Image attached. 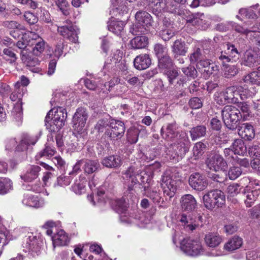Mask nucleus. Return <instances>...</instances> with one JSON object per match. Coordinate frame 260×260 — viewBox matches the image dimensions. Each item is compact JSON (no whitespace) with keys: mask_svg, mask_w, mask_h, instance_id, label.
<instances>
[{"mask_svg":"<svg viewBox=\"0 0 260 260\" xmlns=\"http://www.w3.org/2000/svg\"><path fill=\"white\" fill-rule=\"evenodd\" d=\"M208 47H209V44L207 43L196 45L193 48L189 56L191 63H197L203 59L209 57L210 50Z\"/></svg>","mask_w":260,"mask_h":260,"instance_id":"6e6552de","label":"nucleus"},{"mask_svg":"<svg viewBox=\"0 0 260 260\" xmlns=\"http://www.w3.org/2000/svg\"><path fill=\"white\" fill-rule=\"evenodd\" d=\"M165 22V21H164L163 27L159 31V36L164 41H167L175 36L176 30L171 23L167 24Z\"/></svg>","mask_w":260,"mask_h":260,"instance_id":"7c9ffc66","label":"nucleus"},{"mask_svg":"<svg viewBox=\"0 0 260 260\" xmlns=\"http://www.w3.org/2000/svg\"><path fill=\"white\" fill-rule=\"evenodd\" d=\"M82 169L84 173L90 174L95 172L100 167V164L96 160L83 159Z\"/></svg>","mask_w":260,"mask_h":260,"instance_id":"473e14b6","label":"nucleus"},{"mask_svg":"<svg viewBox=\"0 0 260 260\" xmlns=\"http://www.w3.org/2000/svg\"><path fill=\"white\" fill-rule=\"evenodd\" d=\"M181 205L184 210L191 212L196 208L197 201L193 196L187 194L182 197Z\"/></svg>","mask_w":260,"mask_h":260,"instance_id":"b1692460","label":"nucleus"},{"mask_svg":"<svg viewBox=\"0 0 260 260\" xmlns=\"http://www.w3.org/2000/svg\"><path fill=\"white\" fill-rule=\"evenodd\" d=\"M57 31L60 35L73 43H76L78 42V29L71 21L67 20L64 21L63 25L58 26Z\"/></svg>","mask_w":260,"mask_h":260,"instance_id":"423d86ee","label":"nucleus"},{"mask_svg":"<svg viewBox=\"0 0 260 260\" xmlns=\"http://www.w3.org/2000/svg\"><path fill=\"white\" fill-rule=\"evenodd\" d=\"M53 110H50L47 113L45 119V125L47 129L50 132H56L58 131L62 127H58L56 125L57 123L53 120V118L50 117V115H53Z\"/></svg>","mask_w":260,"mask_h":260,"instance_id":"ea45409f","label":"nucleus"},{"mask_svg":"<svg viewBox=\"0 0 260 260\" xmlns=\"http://www.w3.org/2000/svg\"><path fill=\"white\" fill-rule=\"evenodd\" d=\"M102 164L106 167L109 168H116L121 166L122 160L118 155H110L105 157L102 161Z\"/></svg>","mask_w":260,"mask_h":260,"instance_id":"cd10ccee","label":"nucleus"},{"mask_svg":"<svg viewBox=\"0 0 260 260\" xmlns=\"http://www.w3.org/2000/svg\"><path fill=\"white\" fill-rule=\"evenodd\" d=\"M147 31V29L145 27H143L141 25L137 23L135 25H132L129 27V32L133 35H140L145 34Z\"/></svg>","mask_w":260,"mask_h":260,"instance_id":"4d7b16f0","label":"nucleus"},{"mask_svg":"<svg viewBox=\"0 0 260 260\" xmlns=\"http://www.w3.org/2000/svg\"><path fill=\"white\" fill-rule=\"evenodd\" d=\"M190 137L192 141H195L206 136L207 132L205 125H200L193 127L190 131Z\"/></svg>","mask_w":260,"mask_h":260,"instance_id":"c9c22d12","label":"nucleus"},{"mask_svg":"<svg viewBox=\"0 0 260 260\" xmlns=\"http://www.w3.org/2000/svg\"><path fill=\"white\" fill-rule=\"evenodd\" d=\"M189 184L194 190L202 191L208 186V181L205 176L199 173H195L190 175Z\"/></svg>","mask_w":260,"mask_h":260,"instance_id":"4468645a","label":"nucleus"},{"mask_svg":"<svg viewBox=\"0 0 260 260\" xmlns=\"http://www.w3.org/2000/svg\"><path fill=\"white\" fill-rule=\"evenodd\" d=\"M221 114L227 128L231 130L236 129L238 122L242 117L240 110L234 106L226 105L222 109Z\"/></svg>","mask_w":260,"mask_h":260,"instance_id":"f03ea898","label":"nucleus"},{"mask_svg":"<svg viewBox=\"0 0 260 260\" xmlns=\"http://www.w3.org/2000/svg\"><path fill=\"white\" fill-rule=\"evenodd\" d=\"M54 2L63 15L68 16L70 14L68 8L69 5L66 0H54Z\"/></svg>","mask_w":260,"mask_h":260,"instance_id":"5fc2aeb1","label":"nucleus"},{"mask_svg":"<svg viewBox=\"0 0 260 260\" xmlns=\"http://www.w3.org/2000/svg\"><path fill=\"white\" fill-rule=\"evenodd\" d=\"M154 50L158 59L167 55V49L161 44H155L154 47Z\"/></svg>","mask_w":260,"mask_h":260,"instance_id":"680f3d73","label":"nucleus"},{"mask_svg":"<svg viewBox=\"0 0 260 260\" xmlns=\"http://www.w3.org/2000/svg\"><path fill=\"white\" fill-rule=\"evenodd\" d=\"M23 17L25 20L29 24H34L38 21V17L30 11L24 12Z\"/></svg>","mask_w":260,"mask_h":260,"instance_id":"69168bd1","label":"nucleus"},{"mask_svg":"<svg viewBox=\"0 0 260 260\" xmlns=\"http://www.w3.org/2000/svg\"><path fill=\"white\" fill-rule=\"evenodd\" d=\"M178 221L187 231H192L202 222V217L199 215L198 217H193V213L190 212L187 213H183L178 216Z\"/></svg>","mask_w":260,"mask_h":260,"instance_id":"1a4fd4ad","label":"nucleus"},{"mask_svg":"<svg viewBox=\"0 0 260 260\" xmlns=\"http://www.w3.org/2000/svg\"><path fill=\"white\" fill-rule=\"evenodd\" d=\"M206 145L202 142L197 143L193 148V153L194 155L197 157H200L204 152Z\"/></svg>","mask_w":260,"mask_h":260,"instance_id":"e2e57ef3","label":"nucleus"},{"mask_svg":"<svg viewBox=\"0 0 260 260\" xmlns=\"http://www.w3.org/2000/svg\"><path fill=\"white\" fill-rule=\"evenodd\" d=\"M158 68L162 70H168L170 69L173 66L172 60L168 55L161 57L158 59Z\"/></svg>","mask_w":260,"mask_h":260,"instance_id":"603ef678","label":"nucleus"},{"mask_svg":"<svg viewBox=\"0 0 260 260\" xmlns=\"http://www.w3.org/2000/svg\"><path fill=\"white\" fill-rule=\"evenodd\" d=\"M124 25V22L114 19L109 22L108 27L110 31L119 36L121 34L123 30Z\"/></svg>","mask_w":260,"mask_h":260,"instance_id":"f704fd0d","label":"nucleus"},{"mask_svg":"<svg viewBox=\"0 0 260 260\" xmlns=\"http://www.w3.org/2000/svg\"><path fill=\"white\" fill-rule=\"evenodd\" d=\"M160 185L164 192L171 198L177 190V181L173 178L170 171H166L161 176Z\"/></svg>","mask_w":260,"mask_h":260,"instance_id":"0eeeda50","label":"nucleus"},{"mask_svg":"<svg viewBox=\"0 0 260 260\" xmlns=\"http://www.w3.org/2000/svg\"><path fill=\"white\" fill-rule=\"evenodd\" d=\"M151 64V59L149 55L141 54L136 57L134 60L135 68L138 70H143L149 67Z\"/></svg>","mask_w":260,"mask_h":260,"instance_id":"412c9836","label":"nucleus"},{"mask_svg":"<svg viewBox=\"0 0 260 260\" xmlns=\"http://www.w3.org/2000/svg\"><path fill=\"white\" fill-rule=\"evenodd\" d=\"M148 2L150 8L155 14H158L162 10L173 12L176 9L174 6H172V9L169 8L170 4L167 3L166 0H148Z\"/></svg>","mask_w":260,"mask_h":260,"instance_id":"2eb2a0df","label":"nucleus"},{"mask_svg":"<svg viewBox=\"0 0 260 260\" xmlns=\"http://www.w3.org/2000/svg\"><path fill=\"white\" fill-rule=\"evenodd\" d=\"M56 152V150L54 148L51 147L49 146H46L45 148L40 151L38 154L36 155L37 159L42 157L43 156L46 157H51L54 155Z\"/></svg>","mask_w":260,"mask_h":260,"instance_id":"6e6d98bb","label":"nucleus"},{"mask_svg":"<svg viewBox=\"0 0 260 260\" xmlns=\"http://www.w3.org/2000/svg\"><path fill=\"white\" fill-rule=\"evenodd\" d=\"M22 202L24 205L34 208L42 207L45 204L43 200L39 199L37 196L28 194H24Z\"/></svg>","mask_w":260,"mask_h":260,"instance_id":"bb28decb","label":"nucleus"},{"mask_svg":"<svg viewBox=\"0 0 260 260\" xmlns=\"http://www.w3.org/2000/svg\"><path fill=\"white\" fill-rule=\"evenodd\" d=\"M232 28L237 32L244 35H247L250 32H254L253 30H252V26L245 27L236 23H234L232 24Z\"/></svg>","mask_w":260,"mask_h":260,"instance_id":"13d9d810","label":"nucleus"},{"mask_svg":"<svg viewBox=\"0 0 260 260\" xmlns=\"http://www.w3.org/2000/svg\"><path fill=\"white\" fill-rule=\"evenodd\" d=\"M113 9H115L120 15L127 13L128 9L121 0H111Z\"/></svg>","mask_w":260,"mask_h":260,"instance_id":"09e8293b","label":"nucleus"},{"mask_svg":"<svg viewBox=\"0 0 260 260\" xmlns=\"http://www.w3.org/2000/svg\"><path fill=\"white\" fill-rule=\"evenodd\" d=\"M180 248L186 254L192 256H198L203 252L201 243L190 238H184L181 241Z\"/></svg>","mask_w":260,"mask_h":260,"instance_id":"39448f33","label":"nucleus"},{"mask_svg":"<svg viewBox=\"0 0 260 260\" xmlns=\"http://www.w3.org/2000/svg\"><path fill=\"white\" fill-rule=\"evenodd\" d=\"M109 121L107 118L100 119L94 126V129L100 133L103 132L106 127L109 125Z\"/></svg>","mask_w":260,"mask_h":260,"instance_id":"338daca9","label":"nucleus"},{"mask_svg":"<svg viewBox=\"0 0 260 260\" xmlns=\"http://www.w3.org/2000/svg\"><path fill=\"white\" fill-rule=\"evenodd\" d=\"M67 117V112L65 109L62 107H58L53 115V120L57 123L56 125L58 127H62Z\"/></svg>","mask_w":260,"mask_h":260,"instance_id":"c756f323","label":"nucleus"},{"mask_svg":"<svg viewBox=\"0 0 260 260\" xmlns=\"http://www.w3.org/2000/svg\"><path fill=\"white\" fill-rule=\"evenodd\" d=\"M223 154L227 160L232 164H234L235 160L238 158V156L235 154L234 151L231 147L225 148L223 150Z\"/></svg>","mask_w":260,"mask_h":260,"instance_id":"bf43d9fd","label":"nucleus"},{"mask_svg":"<svg viewBox=\"0 0 260 260\" xmlns=\"http://www.w3.org/2000/svg\"><path fill=\"white\" fill-rule=\"evenodd\" d=\"M244 198V203L247 207H250L257 200L260 194L259 189L250 190L249 187L247 186L242 191Z\"/></svg>","mask_w":260,"mask_h":260,"instance_id":"6ab92c4d","label":"nucleus"},{"mask_svg":"<svg viewBox=\"0 0 260 260\" xmlns=\"http://www.w3.org/2000/svg\"><path fill=\"white\" fill-rule=\"evenodd\" d=\"M235 154L243 155L247 150L246 146L244 141L241 139H235L231 146Z\"/></svg>","mask_w":260,"mask_h":260,"instance_id":"4c0bfd02","label":"nucleus"},{"mask_svg":"<svg viewBox=\"0 0 260 260\" xmlns=\"http://www.w3.org/2000/svg\"><path fill=\"white\" fill-rule=\"evenodd\" d=\"M54 246H65L69 242L68 236L63 230L59 231L56 234L52 236Z\"/></svg>","mask_w":260,"mask_h":260,"instance_id":"2f4dec72","label":"nucleus"},{"mask_svg":"<svg viewBox=\"0 0 260 260\" xmlns=\"http://www.w3.org/2000/svg\"><path fill=\"white\" fill-rule=\"evenodd\" d=\"M135 18L138 24L146 29L151 25L152 17L146 11H140L137 12L135 15Z\"/></svg>","mask_w":260,"mask_h":260,"instance_id":"a878e982","label":"nucleus"},{"mask_svg":"<svg viewBox=\"0 0 260 260\" xmlns=\"http://www.w3.org/2000/svg\"><path fill=\"white\" fill-rule=\"evenodd\" d=\"M177 126L176 122L168 123L164 125L161 128V135L163 138L172 140L177 136Z\"/></svg>","mask_w":260,"mask_h":260,"instance_id":"aec40b11","label":"nucleus"},{"mask_svg":"<svg viewBox=\"0 0 260 260\" xmlns=\"http://www.w3.org/2000/svg\"><path fill=\"white\" fill-rule=\"evenodd\" d=\"M203 201L205 207L208 209L212 210L224 204L225 198L222 191L215 189L206 193L203 196Z\"/></svg>","mask_w":260,"mask_h":260,"instance_id":"20e7f679","label":"nucleus"},{"mask_svg":"<svg viewBox=\"0 0 260 260\" xmlns=\"http://www.w3.org/2000/svg\"><path fill=\"white\" fill-rule=\"evenodd\" d=\"M239 14L236 16V18L240 20L244 18L254 19L257 18L256 14L250 8H241L239 10Z\"/></svg>","mask_w":260,"mask_h":260,"instance_id":"79ce46f5","label":"nucleus"},{"mask_svg":"<svg viewBox=\"0 0 260 260\" xmlns=\"http://www.w3.org/2000/svg\"><path fill=\"white\" fill-rule=\"evenodd\" d=\"M42 237L37 233H28L24 239L23 247L25 252L32 255H38L43 246Z\"/></svg>","mask_w":260,"mask_h":260,"instance_id":"7ed1b4c3","label":"nucleus"},{"mask_svg":"<svg viewBox=\"0 0 260 260\" xmlns=\"http://www.w3.org/2000/svg\"><path fill=\"white\" fill-rule=\"evenodd\" d=\"M20 57L22 61L28 66H34L37 61L36 59L31 58L29 52L26 50H21Z\"/></svg>","mask_w":260,"mask_h":260,"instance_id":"864d4df0","label":"nucleus"},{"mask_svg":"<svg viewBox=\"0 0 260 260\" xmlns=\"http://www.w3.org/2000/svg\"><path fill=\"white\" fill-rule=\"evenodd\" d=\"M110 125L111 127L110 137L111 139H118L123 136L125 128L124 123L122 121L112 120Z\"/></svg>","mask_w":260,"mask_h":260,"instance_id":"a211bd4d","label":"nucleus"},{"mask_svg":"<svg viewBox=\"0 0 260 260\" xmlns=\"http://www.w3.org/2000/svg\"><path fill=\"white\" fill-rule=\"evenodd\" d=\"M41 171V168L38 166H29L26 172L21 176V178L26 182H31L36 179Z\"/></svg>","mask_w":260,"mask_h":260,"instance_id":"5701e85b","label":"nucleus"},{"mask_svg":"<svg viewBox=\"0 0 260 260\" xmlns=\"http://www.w3.org/2000/svg\"><path fill=\"white\" fill-rule=\"evenodd\" d=\"M123 174L124 175V178L128 180L129 183H131L128 186L129 190H133L132 186L139 183V180L141 181V184L145 182L144 175H146L145 173L142 172H140V170L136 169L134 167H129Z\"/></svg>","mask_w":260,"mask_h":260,"instance_id":"9d476101","label":"nucleus"},{"mask_svg":"<svg viewBox=\"0 0 260 260\" xmlns=\"http://www.w3.org/2000/svg\"><path fill=\"white\" fill-rule=\"evenodd\" d=\"M223 67V76L227 78H230L235 76L239 72V69L236 66L227 64Z\"/></svg>","mask_w":260,"mask_h":260,"instance_id":"3c124183","label":"nucleus"},{"mask_svg":"<svg viewBox=\"0 0 260 260\" xmlns=\"http://www.w3.org/2000/svg\"><path fill=\"white\" fill-rule=\"evenodd\" d=\"M260 64V51L254 50H247L241 59V64L250 68Z\"/></svg>","mask_w":260,"mask_h":260,"instance_id":"9b49d317","label":"nucleus"},{"mask_svg":"<svg viewBox=\"0 0 260 260\" xmlns=\"http://www.w3.org/2000/svg\"><path fill=\"white\" fill-rule=\"evenodd\" d=\"M238 133L242 139L246 141H251L255 137L253 126L248 123L239 125L238 127Z\"/></svg>","mask_w":260,"mask_h":260,"instance_id":"dca6fc26","label":"nucleus"},{"mask_svg":"<svg viewBox=\"0 0 260 260\" xmlns=\"http://www.w3.org/2000/svg\"><path fill=\"white\" fill-rule=\"evenodd\" d=\"M204 239L206 245L212 248L218 246L222 241L221 237L218 234L214 233L206 234Z\"/></svg>","mask_w":260,"mask_h":260,"instance_id":"c85d7f7f","label":"nucleus"},{"mask_svg":"<svg viewBox=\"0 0 260 260\" xmlns=\"http://www.w3.org/2000/svg\"><path fill=\"white\" fill-rule=\"evenodd\" d=\"M241 189V187L238 184L233 183L228 186L227 191L231 196L234 197L238 194Z\"/></svg>","mask_w":260,"mask_h":260,"instance_id":"774afa93","label":"nucleus"},{"mask_svg":"<svg viewBox=\"0 0 260 260\" xmlns=\"http://www.w3.org/2000/svg\"><path fill=\"white\" fill-rule=\"evenodd\" d=\"M11 115L12 117L16 122L21 123L22 119V103L17 102L14 106L12 111Z\"/></svg>","mask_w":260,"mask_h":260,"instance_id":"49530a36","label":"nucleus"},{"mask_svg":"<svg viewBox=\"0 0 260 260\" xmlns=\"http://www.w3.org/2000/svg\"><path fill=\"white\" fill-rule=\"evenodd\" d=\"M86 178L80 175L78 179H76L72 186L73 191L78 194H80L85 191L86 186Z\"/></svg>","mask_w":260,"mask_h":260,"instance_id":"58836bf2","label":"nucleus"},{"mask_svg":"<svg viewBox=\"0 0 260 260\" xmlns=\"http://www.w3.org/2000/svg\"><path fill=\"white\" fill-rule=\"evenodd\" d=\"M12 189L13 183L10 179L0 178V194H6Z\"/></svg>","mask_w":260,"mask_h":260,"instance_id":"a18cd8bd","label":"nucleus"},{"mask_svg":"<svg viewBox=\"0 0 260 260\" xmlns=\"http://www.w3.org/2000/svg\"><path fill=\"white\" fill-rule=\"evenodd\" d=\"M243 87L241 86H232L226 88L225 92L228 96L229 103H238V96L242 98L241 92L243 90Z\"/></svg>","mask_w":260,"mask_h":260,"instance_id":"4be33fe9","label":"nucleus"},{"mask_svg":"<svg viewBox=\"0 0 260 260\" xmlns=\"http://www.w3.org/2000/svg\"><path fill=\"white\" fill-rule=\"evenodd\" d=\"M88 118L86 110L82 107L78 108L73 117V122L75 129L81 132L85 126Z\"/></svg>","mask_w":260,"mask_h":260,"instance_id":"ddd939ff","label":"nucleus"},{"mask_svg":"<svg viewBox=\"0 0 260 260\" xmlns=\"http://www.w3.org/2000/svg\"><path fill=\"white\" fill-rule=\"evenodd\" d=\"M139 132V129L136 127L129 128L126 134L127 141L131 144L136 143L138 140Z\"/></svg>","mask_w":260,"mask_h":260,"instance_id":"8fccbe9b","label":"nucleus"},{"mask_svg":"<svg viewBox=\"0 0 260 260\" xmlns=\"http://www.w3.org/2000/svg\"><path fill=\"white\" fill-rule=\"evenodd\" d=\"M226 47L225 54H227L231 60L236 61L239 59L240 53L234 45L228 43L226 44Z\"/></svg>","mask_w":260,"mask_h":260,"instance_id":"de8ad7c7","label":"nucleus"},{"mask_svg":"<svg viewBox=\"0 0 260 260\" xmlns=\"http://www.w3.org/2000/svg\"><path fill=\"white\" fill-rule=\"evenodd\" d=\"M242 244V239L239 237H234L224 244V248L228 251H234L239 248Z\"/></svg>","mask_w":260,"mask_h":260,"instance_id":"a19ab883","label":"nucleus"},{"mask_svg":"<svg viewBox=\"0 0 260 260\" xmlns=\"http://www.w3.org/2000/svg\"><path fill=\"white\" fill-rule=\"evenodd\" d=\"M215 99L217 103L219 105H224L229 103L228 96L226 94L225 91L217 92L215 94Z\"/></svg>","mask_w":260,"mask_h":260,"instance_id":"052dcab7","label":"nucleus"},{"mask_svg":"<svg viewBox=\"0 0 260 260\" xmlns=\"http://www.w3.org/2000/svg\"><path fill=\"white\" fill-rule=\"evenodd\" d=\"M205 15L201 13L191 14L186 17V21L187 23L194 26H199L204 23Z\"/></svg>","mask_w":260,"mask_h":260,"instance_id":"e433bc0d","label":"nucleus"},{"mask_svg":"<svg viewBox=\"0 0 260 260\" xmlns=\"http://www.w3.org/2000/svg\"><path fill=\"white\" fill-rule=\"evenodd\" d=\"M39 139L37 136H30L28 134H24L22 136L20 143L16 147V151H24L28 149L29 147L34 145Z\"/></svg>","mask_w":260,"mask_h":260,"instance_id":"f3484780","label":"nucleus"},{"mask_svg":"<svg viewBox=\"0 0 260 260\" xmlns=\"http://www.w3.org/2000/svg\"><path fill=\"white\" fill-rule=\"evenodd\" d=\"M31 45L34 46L32 51L36 56L40 55L44 51L46 46V43L42 38H39V40Z\"/></svg>","mask_w":260,"mask_h":260,"instance_id":"c03bdc74","label":"nucleus"},{"mask_svg":"<svg viewBox=\"0 0 260 260\" xmlns=\"http://www.w3.org/2000/svg\"><path fill=\"white\" fill-rule=\"evenodd\" d=\"M111 204L114 210L119 214L123 213L127 206L125 200L123 198L113 200Z\"/></svg>","mask_w":260,"mask_h":260,"instance_id":"37998d69","label":"nucleus"},{"mask_svg":"<svg viewBox=\"0 0 260 260\" xmlns=\"http://www.w3.org/2000/svg\"><path fill=\"white\" fill-rule=\"evenodd\" d=\"M206 164L210 170L215 172L225 170L228 166L223 157L216 153L210 155L206 160Z\"/></svg>","mask_w":260,"mask_h":260,"instance_id":"f8f14e48","label":"nucleus"},{"mask_svg":"<svg viewBox=\"0 0 260 260\" xmlns=\"http://www.w3.org/2000/svg\"><path fill=\"white\" fill-rule=\"evenodd\" d=\"M189 140L186 133H182L177 138L176 143H174L170 147L167 155L170 159L178 161L188 151Z\"/></svg>","mask_w":260,"mask_h":260,"instance_id":"f257e3e1","label":"nucleus"},{"mask_svg":"<svg viewBox=\"0 0 260 260\" xmlns=\"http://www.w3.org/2000/svg\"><path fill=\"white\" fill-rule=\"evenodd\" d=\"M148 44V38L144 36H137L130 42L132 48L135 50L145 48Z\"/></svg>","mask_w":260,"mask_h":260,"instance_id":"72a5a7b5","label":"nucleus"},{"mask_svg":"<svg viewBox=\"0 0 260 260\" xmlns=\"http://www.w3.org/2000/svg\"><path fill=\"white\" fill-rule=\"evenodd\" d=\"M242 173V170L240 168L238 167H233L230 169L228 172V176L231 180H235L239 177Z\"/></svg>","mask_w":260,"mask_h":260,"instance_id":"0e129e2a","label":"nucleus"},{"mask_svg":"<svg viewBox=\"0 0 260 260\" xmlns=\"http://www.w3.org/2000/svg\"><path fill=\"white\" fill-rule=\"evenodd\" d=\"M171 49L175 57L185 55L187 52V47L184 41L181 39L176 40L171 46Z\"/></svg>","mask_w":260,"mask_h":260,"instance_id":"393cba45","label":"nucleus"}]
</instances>
